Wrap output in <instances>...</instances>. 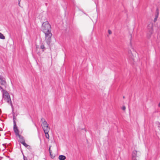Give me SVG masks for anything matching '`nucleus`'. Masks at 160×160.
Returning a JSON list of instances; mask_svg holds the SVG:
<instances>
[{
  "label": "nucleus",
  "instance_id": "f257e3e1",
  "mask_svg": "<svg viewBox=\"0 0 160 160\" xmlns=\"http://www.w3.org/2000/svg\"><path fill=\"white\" fill-rule=\"evenodd\" d=\"M51 26L48 21L43 22L42 27V30L45 35L46 40L47 42H49L52 36L51 32Z\"/></svg>",
  "mask_w": 160,
  "mask_h": 160
},
{
  "label": "nucleus",
  "instance_id": "f03ea898",
  "mask_svg": "<svg viewBox=\"0 0 160 160\" xmlns=\"http://www.w3.org/2000/svg\"><path fill=\"white\" fill-rule=\"evenodd\" d=\"M3 98L8 103H11V100L9 94L6 91H3Z\"/></svg>",
  "mask_w": 160,
  "mask_h": 160
},
{
  "label": "nucleus",
  "instance_id": "7ed1b4c3",
  "mask_svg": "<svg viewBox=\"0 0 160 160\" xmlns=\"http://www.w3.org/2000/svg\"><path fill=\"white\" fill-rule=\"evenodd\" d=\"M6 82L4 79L0 77V87L1 89H3L5 87Z\"/></svg>",
  "mask_w": 160,
  "mask_h": 160
},
{
  "label": "nucleus",
  "instance_id": "20e7f679",
  "mask_svg": "<svg viewBox=\"0 0 160 160\" xmlns=\"http://www.w3.org/2000/svg\"><path fill=\"white\" fill-rule=\"evenodd\" d=\"M42 128H43L45 127H46L48 125L47 122L44 119H42Z\"/></svg>",
  "mask_w": 160,
  "mask_h": 160
},
{
  "label": "nucleus",
  "instance_id": "39448f33",
  "mask_svg": "<svg viewBox=\"0 0 160 160\" xmlns=\"http://www.w3.org/2000/svg\"><path fill=\"white\" fill-rule=\"evenodd\" d=\"M17 136L19 138V140L21 142V143H22L23 145L25 146L26 144H25L24 142L23 138L22 136H20L19 135H18Z\"/></svg>",
  "mask_w": 160,
  "mask_h": 160
},
{
  "label": "nucleus",
  "instance_id": "423d86ee",
  "mask_svg": "<svg viewBox=\"0 0 160 160\" xmlns=\"http://www.w3.org/2000/svg\"><path fill=\"white\" fill-rule=\"evenodd\" d=\"M43 128L44 131L45 133H46L48 132L49 129V128L48 127V125L46 127H44V128Z\"/></svg>",
  "mask_w": 160,
  "mask_h": 160
},
{
  "label": "nucleus",
  "instance_id": "0eeeda50",
  "mask_svg": "<svg viewBox=\"0 0 160 160\" xmlns=\"http://www.w3.org/2000/svg\"><path fill=\"white\" fill-rule=\"evenodd\" d=\"M137 154V152L136 150L133 151L132 154V158H136V156Z\"/></svg>",
  "mask_w": 160,
  "mask_h": 160
},
{
  "label": "nucleus",
  "instance_id": "6e6552de",
  "mask_svg": "<svg viewBox=\"0 0 160 160\" xmlns=\"http://www.w3.org/2000/svg\"><path fill=\"white\" fill-rule=\"evenodd\" d=\"M14 132L16 133V135H17V136L18 135H19L18 131V129H17V128L16 127V124H15L14 125Z\"/></svg>",
  "mask_w": 160,
  "mask_h": 160
},
{
  "label": "nucleus",
  "instance_id": "1a4fd4ad",
  "mask_svg": "<svg viewBox=\"0 0 160 160\" xmlns=\"http://www.w3.org/2000/svg\"><path fill=\"white\" fill-rule=\"evenodd\" d=\"M58 159L59 160H65L66 159V157L64 156L61 155L59 156Z\"/></svg>",
  "mask_w": 160,
  "mask_h": 160
},
{
  "label": "nucleus",
  "instance_id": "9d476101",
  "mask_svg": "<svg viewBox=\"0 0 160 160\" xmlns=\"http://www.w3.org/2000/svg\"><path fill=\"white\" fill-rule=\"evenodd\" d=\"M148 28L149 29L152 30L153 28V24L152 23H150L148 26Z\"/></svg>",
  "mask_w": 160,
  "mask_h": 160
},
{
  "label": "nucleus",
  "instance_id": "9b49d317",
  "mask_svg": "<svg viewBox=\"0 0 160 160\" xmlns=\"http://www.w3.org/2000/svg\"><path fill=\"white\" fill-rule=\"evenodd\" d=\"M5 38V37L4 35L0 32V39L4 40Z\"/></svg>",
  "mask_w": 160,
  "mask_h": 160
},
{
  "label": "nucleus",
  "instance_id": "f8f14e48",
  "mask_svg": "<svg viewBox=\"0 0 160 160\" xmlns=\"http://www.w3.org/2000/svg\"><path fill=\"white\" fill-rule=\"evenodd\" d=\"M40 48L42 49L43 51H44L45 48L44 45H43V43H42L40 46Z\"/></svg>",
  "mask_w": 160,
  "mask_h": 160
},
{
  "label": "nucleus",
  "instance_id": "ddd939ff",
  "mask_svg": "<svg viewBox=\"0 0 160 160\" xmlns=\"http://www.w3.org/2000/svg\"><path fill=\"white\" fill-rule=\"evenodd\" d=\"M158 13H157V14L156 15L155 17V18L154 19V20H153V21L154 22H156V21L157 20V18H158Z\"/></svg>",
  "mask_w": 160,
  "mask_h": 160
},
{
  "label": "nucleus",
  "instance_id": "4468645a",
  "mask_svg": "<svg viewBox=\"0 0 160 160\" xmlns=\"http://www.w3.org/2000/svg\"><path fill=\"white\" fill-rule=\"evenodd\" d=\"M122 109L123 110H125V109H126V107L125 106H122Z\"/></svg>",
  "mask_w": 160,
  "mask_h": 160
},
{
  "label": "nucleus",
  "instance_id": "2eb2a0df",
  "mask_svg": "<svg viewBox=\"0 0 160 160\" xmlns=\"http://www.w3.org/2000/svg\"><path fill=\"white\" fill-rule=\"evenodd\" d=\"M48 132L47 133H45V134H46V137L47 138H48L49 137V135L48 133Z\"/></svg>",
  "mask_w": 160,
  "mask_h": 160
},
{
  "label": "nucleus",
  "instance_id": "dca6fc26",
  "mask_svg": "<svg viewBox=\"0 0 160 160\" xmlns=\"http://www.w3.org/2000/svg\"><path fill=\"white\" fill-rule=\"evenodd\" d=\"M108 33L110 34H111L112 33L111 31L109 30H108Z\"/></svg>",
  "mask_w": 160,
  "mask_h": 160
},
{
  "label": "nucleus",
  "instance_id": "f3484780",
  "mask_svg": "<svg viewBox=\"0 0 160 160\" xmlns=\"http://www.w3.org/2000/svg\"><path fill=\"white\" fill-rule=\"evenodd\" d=\"M132 160H138L137 159V158H132Z\"/></svg>",
  "mask_w": 160,
  "mask_h": 160
},
{
  "label": "nucleus",
  "instance_id": "a211bd4d",
  "mask_svg": "<svg viewBox=\"0 0 160 160\" xmlns=\"http://www.w3.org/2000/svg\"><path fill=\"white\" fill-rule=\"evenodd\" d=\"M158 106L160 108V102L158 104Z\"/></svg>",
  "mask_w": 160,
  "mask_h": 160
},
{
  "label": "nucleus",
  "instance_id": "6ab92c4d",
  "mask_svg": "<svg viewBox=\"0 0 160 160\" xmlns=\"http://www.w3.org/2000/svg\"><path fill=\"white\" fill-rule=\"evenodd\" d=\"M24 160H26L24 157Z\"/></svg>",
  "mask_w": 160,
  "mask_h": 160
}]
</instances>
